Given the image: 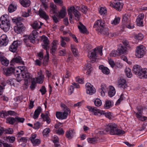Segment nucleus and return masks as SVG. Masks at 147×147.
I'll use <instances>...</instances> for the list:
<instances>
[{
  "label": "nucleus",
  "mask_w": 147,
  "mask_h": 147,
  "mask_svg": "<svg viewBox=\"0 0 147 147\" xmlns=\"http://www.w3.org/2000/svg\"><path fill=\"white\" fill-rule=\"evenodd\" d=\"M109 132L111 135H119L125 134V131L119 129L117 128L116 124L114 123L109 124L107 125L105 128V131H98L97 134H105L106 132Z\"/></svg>",
  "instance_id": "nucleus-1"
},
{
  "label": "nucleus",
  "mask_w": 147,
  "mask_h": 147,
  "mask_svg": "<svg viewBox=\"0 0 147 147\" xmlns=\"http://www.w3.org/2000/svg\"><path fill=\"white\" fill-rule=\"evenodd\" d=\"M23 20V19L21 17L13 18L12 19L13 22L17 25L14 27V30L17 34L22 32L25 29V28L22 23Z\"/></svg>",
  "instance_id": "nucleus-2"
},
{
  "label": "nucleus",
  "mask_w": 147,
  "mask_h": 147,
  "mask_svg": "<svg viewBox=\"0 0 147 147\" xmlns=\"http://www.w3.org/2000/svg\"><path fill=\"white\" fill-rule=\"evenodd\" d=\"M38 35V33L36 30H34L29 36L26 35L28 38H24L23 40L26 46L27 47H31L30 42L34 43L35 42V39L37 38Z\"/></svg>",
  "instance_id": "nucleus-3"
},
{
  "label": "nucleus",
  "mask_w": 147,
  "mask_h": 147,
  "mask_svg": "<svg viewBox=\"0 0 147 147\" xmlns=\"http://www.w3.org/2000/svg\"><path fill=\"white\" fill-rule=\"evenodd\" d=\"M19 67H20L19 71L21 72L22 77L24 78V84L27 86L28 85V82L30 81L32 78L31 76L27 72V69L25 66H20Z\"/></svg>",
  "instance_id": "nucleus-4"
},
{
  "label": "nucleus",
  "mask_w": 147,
  "mask_h": 147,
  "mask_svg": "<svg viewBox=\"0 0 147 147\" xmlns=\"http://www.w3.org/2000/svg\"><path fill=\"white\" fill-rule=\"evenodd\" d=\"M105 24L104 21L101 20H97L95 22L94 25V28L98 31V32L100 34H104V29Z\"/></svg>",
  "instance_id": "nucleus-5"
},
{
  "label": "nucleus",
  "mask_w": 147,
  "mask_h": 147,
  "mask_svg": "<svg viewBox=\"0 0 147 147\" xmlns=\"http://www.w3.org/2000/svg\"><path fill=\"white\" fill-rule=\"evenodd\" d=\"M102 47H96L92 50L88 54V57L90 59H94L93 61H95L98 54L99 53L100 56L102 55Z\"/></svg>",
  "instance_id": "nucleus-6"
},
{
  "label": "nucleus",
  "mask_w": 147,
  "mask_h": 147,
  "mask_svg": "<svg viewBox=\"0 0 147 147\" xmlns=\"http://www.w3.org/2000/svg\"><path fill=\"white\" fill-rule=\"evenodd\" d=\"M43 43H42V48L46 50L47 55L45 57V59L47 61L49 59V52L47 51L49 48V41L47 37L45 36L44 38L42 39Z\"/></svg>",
  "instance_id": "nucleus-7"
},
{
  "label": "nucleus",
  "mask_w": 147,
  "mask_h": 147,
  "mask_svg": "<svg viewBox=\"0 0 147 147\" xmlns=\"http://www.w3.org/2000/svg\"><path fill=\"white\" fill-rule=\"evenodd\" d=\"M67 111H65L63 112H57L56 113V116L58 119H64L67 118L68 115L71 112L70 109H67Z\"/></svg>",
  "instance_id": "nucleus-8"
},
{
  "label": "nucleus",
  "mask_w": 147,
  "mask_h": 147,
  "mask_svg": "<svg viewBox=\"0 0 147 147\" xmlns=\"http://www.w3.org/2000/svg\"><path fill=\"white\" fill-rule=\"evenodd\" d=\"M87 108L90 111L93 113L95 115L100 116L101 115L105 114L104 111L98 109L96 107H92L90 106H87Z\"/></svg>",
  "instance_id": "nucleus-9"
},
{
  "label": "nucleus",
  "mask_w": 147,
  "mask_h": 147,
  "mask_svg": "<svg viewBox=\"0 0 147 147\" xmlns=\"http://www.w3.org/2000/svg\"><path fill=\"white\" fill-rule=\"evenodd\" d=\"M145 48L142 45L137 47L136 49V56L139 58L143 57L145 53Z\"/></svg>",
  "instance_id": "nucleus-10"
},
{
  "label": "nucleus",
  "mask_w": 147,
  "mask_h": 147,
  "mask_svg": "<svg viewBox=\"0 0 147 147\" xmlns=\"http://www.w3.org/2000/svg\"><path fill=\"white\" fill-rule=\"evenodd\" d=\"M21 44V41L19 40L14 41L9 47V50L13 52H16L19 45Z\"/></svg>",
  "instance_id": "nucleus-11"
},
{
  "label": "nucleus",
  "mask_w": 147,
  "mask_h": 147,
  "mask_svg": "<svg viewBox=\"0 0 147 147\" xmlns=\"http://www.w3.org/2000/svg\"><path fill=\"white\" fill-rule=\"evenodd\" d=\"M86 86L87 94L92 95L95 93L96 91L95 88L90 83H87L86 84Z\"/></svg>",
  "instance_id": "nucleus-12"
},
{
  "label": "nucleus",
  "mask_w": 147,
  "mask_h": 147,
  "mask_svg": "<svg viewBox=\"0 0 147 147\" xmlns=\"http://www.w3.org/2000/svg\"><path fill=\"white\" fill-rule=\"evenodd\" d=\"M15 69L13 66L7 68L3 69V74L6 76H9L14 72Z\"/></svg>",
  "instance_id": "nucleus-13"
},
{
  "label": "nucleus",
  "mask_w": 147,
  "mask_h": 147,
  "mask_svg": "<svg viewBox=\"0 0 147 147\" xmlns=\"http://www.w3.org/2000/svg\"><path fill=\"white\" fill-rule=\"evenodd\" d=\"M10 26V24L9 21L4 22L2 23L0 25L1 28L5 32H7L9 30Z\"/></svg>",
  "instance_id": "nucleus-14"
},
{
  "label": "nucleus",
  "mask_w": 147,
  "mask_h": 147,
  "mask_svg": "<svg viewBox=\"0 0 147 147\" xmlns=\"http://www.w3.org/2000/svg\"><path fill=\"white\" fill-rule=\"evenodd\" d=\"M8 40L7 36L5 34L2 35L0 38V46H5L8 44Z\"/></svg>",
  "instance_id": "nucleus-15"
},
{
  "label": "nucleus",
  "mask_w": 147,
  "mask_h": 147,
  "mask_svg": "<svg viewBox=\"0 0 147 147\" xmlns=\"http://www.w3.org/2000/svg\"><path fill=\"white\" fill-rule=\"evenodd\" d=\"M23 63L21 57L19 56H15L10 61V63L12 65H13L15 63L23 64Z\"/></svg>",
  "instance_id": "nucleus-16"
},
{
  "label": "nucleus",
  "mask_w": 147,
  "mask_h": 147,
  "mask_svg": "<svg viewBox=\"0 0 147 147\" xmlns=\"http://www.w3.org/2000/svg\"><path fill=\"white\" fill-rule=\"evenodd\" d=\"M142 69L140 66L138 65H134L132 71L133 73L136 75L140 76L141 75V73Z\"/></svg>",
  "instance_id": "nucleus-17"
},
{
  "label": "nucleus",
  "mask_w": 147,
  "mask_h": 147,
  "mask_svg": "<svg viewBox=\"0 0 147 147\" xmlns=\"http://www.w3.org/2000/svg\"><path fill=\"white\" fill-rule=\"evenodd\" d=\"M127 48L126 47L123 46L121 44H120L117 48V51L120 55L125 54L126 53Z\"/></svg>",
  "instance_id": "nucleus-18"
},
{
  "label": "nucleus",
  "mask_w": 147,
  "mask_h": 147,
  "mask_svg": "<svg viewBox=\"0 0 147 147\" xmlns=\"http://www.w3.org/2000/svg\"><path fill=\"white\" fill-rule=\"evenodd\" d=\"M125 79L121 78L118 82V86L119 87L124 89L127 86Z\"/></svg>",
  "instance_id": "nucleus-19"
},
{
  "label": "nucleus",
  "mask_w": 147,
  "mask_h": 147,
  "mask_svg": "<svg viewBox=\"0 0 147 147\" xmlns=\"http://www.w3.org/2000/svg\"><path fill=\"white\" fill-rule=\"evenodd\" d=\"M38 15H39L40 17L43 18L46 20H47L49 19V17L47 14L46 13L41 9H40L38 12Z\"/></svg>",
  "instance_id": "nucleus-20"
},
{
  "label": "nucleus",
  "mask_w": 147,
  "mask_h": 147,
  "mask_svg": "<svg viewBox=\"0 0 147 147\" xmlns=\"http://www.w3.org/2000/svg\"><path fill=\"white\" fill-rule=\"evenodd\" d=\"M58 44V41L57 40H54L51 44V48L50 49V52L53 55H54L55 53Z\"/></svg>",
  "instance_id": "nucleus-21"
},
{
  "label": "nucleus",
  "mask_w": 147,
  "mask_h": 147,
  "mask_svg": "<svg viewBox=\"0 0 147 147\" xmlns=\"http://www.w3.org/2000/svg\"><path fill=\"white\" fill-rule=\"evenodd\" d=\"M108 90V88L105 85H102L101 88L99 89V91L100 92L102 96H103L105 95V92H106Z\"/></svg>",
  "instance_id": "nucleus-22"
},
{
  "label": "nucleus",
  "mask_w": 147,
  "mask_h": 147,
  "mask_svg": "<svg viewBox=\"0 0 147 147\" xmlns=\"http://www.w3.org/2000/svg\"><path fill=\"white\" fill-rule=\"evenodd\" d=\"M70 9L71 10H73L74 14L75 17L76 18V20H79L80 19V13L77 9H76L74 7H70Z\"/></svg>",
  "instance_id": "nucleus-23"
},
{
  "label": "nucleus",
  "mask_w": 147,
  "mask_h": 147,
  "mask_svg": "<svg viewBox=\"0 0 147 147\" xmlns=\"http://www.w3.org/2000/svg\"><path fill=\"white\" fill-rule=\"evenodd\" d=\"M16 71H14L15 75L16 77V80L18 82H20L24 78L22 77L21 76V72L19 71V69L18 70H16V72H15Z\"/></svg>",
  "instance_id": "nucleus-24"
},
{
  "label": "nucleus",
  "mask_w": 147,
  "mask_h": 147,
  "mask_svg": "<svg viewBox=\"0 0 147 147\" xmlns=\"http://www.w3.org/2000/svg\"><path fill=\"white\" fill-rule=\"evenodd\" d=\"M42 111V109L40 107H38L37 109H36L34 112V114L33 116V118L36 119H37L40 114Z\"/></svg>",
  "instance_id": "nucleus-25"
},
{
  "label": "nucleus",
  "mask_w": 147,
  "mask_h": 147,
  "mask_svg": "<svg viewBox=\"0 0 147 147\" xmlns=\"http://www.w3.org/2000/svg\"><path fill=\"white\" fill-rule=\"evenodd\" d=\"M39 76L37 78L36 81L38 83L41 84L43 81V79L44 78V76L42 74V71H40L38 73Z\"/></svg>",
  "instance_id": "nucleus-26"
},
{
  "label": "nucleus",
  "mask_w": 147,
  "mask_h": 147,
  "mask_svg": "<svg viewBox=\"0 0 147 147\" xmlns=\"http://www.w3.org/2000/svg\"><path fill=\"white\" fill-rule=\"evenodd\" d=\"M78 27L81 32L83 33H86L87 30L85 26L81 22H79V25Z\"/></svg>",
  "instance_id": "nucleus-27"
},
{
  "label": "nucleus",
  "mask_w": 147,
  "mask_h": 147,
  "mask_svg": "<svg viewBox=\"0 0 147 147\" xmlns=\"http://www.w3.org/2000/svg\"><path fill=\"white\" fill-rule=\"evenodd\" d=\"M21 4L24 7H27L30 5V1L29 0H20Z\"/></svg>",
  "instance_id": "nucleus-28"
},
{
  "label": "nucleus",
  "mask_w": 147,
  "mask_h": 147,
  "mask_svg": "<svg viewBox=\"0 0 147 147\" xmlns=\"http://www.w3.org/2000/svg\"><path fill=\"white\" fill-rule=\"evenodd\" d=\"M99 68L101 70L102 72L105 74L107 75L110 73L109 70L107 67H105L102 65L99 66Z\"/></svg>",
  "instance_id": "nucleus-29"
},
{
  "label": "nucleus",
  "mask_w": 147,
  "mask_h": 147,
  "mask_svg": "<svg viewBox=\"0 0 147 147\" xmlns=\"http://www.w3.org/2000/svg\"><path fill=\"white\" fill-rule=\"evenodd\" d=\"M75 133L74 129L69 130L66 132V136L67 138L71 139L74 136Z\"/></svg>",
  "instance_id": "nucleus-30"
},
{
  "label": "nucleus",
  "mask_w": 147,
  "mask_h": 147,
  "mask_svg": "<svg viewBox=\"0 0 147 147\" xmlns=\"http://www.w3.org/2000/svg\"><path fill=\"white\" fill-rule=\"evenodd\" d=\"M115 89L114 87L112 86H110L108 92L109 95L111 97H112L115 95Z\"/></svg>",
  "instance_id": "nucleus-31"
},
{
  "label": "nucleus",
  "mask_w": 147,
  "mask_h": 147,
  "mask_svg": "<svg viewBox=\"0 0 147 147\" xmlns=\"http://www.w3.org/2000/svg\"><path fill=\"white\" fill-rule=\"evenodd\" d=\"M113 105V103L112 101L107 100L106 101L104 107L106 109H109Z\"/></svg>",
  "instance_id": "nucleus-32"
},
{
  "label": "nucleus",
  "mask_w": 147,
  "mask_h": 147,
  "mask_svg": "<svg viewBox=\"0 0 147 147\" xmlns=\"http://www.w3.org/2000/svg\"><path fill=\"white\" fill-rule=\"evenodd\" d=\"M6 121L7 123L13 125L16 122L15 118H14L12 117H8L6 119Z\"/></svg>",
  "instance_id": "nucleus-33"
},
{
  "label": "nucleus",
  "mask_w": 147,
  "mask_h": 147,
  "mask_svg": "<svg viewBox=\"0 0 147 147\" xmlns=\"http://www.w3.org/2000/svg\"><path fill=\"white\" fill-rule=\"evenodd\" d=\"M123 4L120 2L115 3L114 8L116 10H119L122 8Z\"/></svg>",
  "instance_id": "nucleus-34"
},
{
  "label": "nucleus",
  "mask_w": 147,
  "mask_h": 147,
  "mask_svg": "<svg viewBox=\"0 0 147 147\" xmlns=\"http://www.w3.org/2000/svg\"><path fill=\"white\" fill-rule=\"evenodd\" d=\"M16 5L14 4H11L9 6L8 10L9 13H12L16 10Z\"/></svg>",
  "instance_id": "nucleus-35"
},
{
  "label": "nucleus",
  "mask_w": 147,
  "mask_h": 147,
  "mask_svg": "<svg viewBox=\"0 0 147 147\" xmlns=\"http://www.w3.org/2000/svg\"><path fill=\"white\" fill-rule=\"evenodd\" d=\"M5 140L8 142L13 143L15 141V138L12 136H7L5 138Z\"/></svg>",
  "instance_id": "nucleus-36"
},
{
  "label": "nucleus",
  "mask_w": 147,
  "mask_h": 147,
  "mask_svg": "<svg viewBox=\"0 0 147 147\" xmlns=\"http://www.w3.org/2000/svg\"><path fill=\"white\" fill-rule=\"evenodd\" d=\"M66 13V9L63 8L59 12V17L62 18H63L65 16Z\"/></svg>",
  "instance_id": "nucleus-37"
},
{
  "label": "nucleus",
  "mask_w": 147,
  "mask_h": 147,
  "mask_svg": "<svg viewBox=\"0 0 147 147\" xmlns=\"http://www.w3.org/2000/svg\"><path fill=\"white\" fill-rule=\"evenodd\" d=\"M9 16L7 15H3L1 16L0 18V20L1 21V22L3 23L4 22H9V20L8 19Z\"/></svg>",
  "instance_id": "nucleus-38"
},
{
  "label": "nucleus",
  "mask_w": 147,
  "mask_h": 147,
  "mask_svg": "<svg viewBox=\"0 0 147 147\" xmlns=\"http://www.w3.org/2000/svg\"><path fill=\"white\" fill-rule=\"evenodd\" d=\"M0 61L3 65L5 66H7L9 63V61L4 56L3 58Z\"/></svg>",
  "instance_id": "nucleus-39"
},
{
  "label": "nucleus",
  "mask_w": 147,
  "mask_h": 147,
  "mask_svg": "<svg viewBox=\"0 0 147 147\" xmlns=\"http://www.w3.org/2000/svg\"><path fill=\"white\" fill-rule=\"evenodd\" d=\"M141 75L140 76L143 77L145 78H147V69H143L142 70L141 73Z\"/></svg>",
  "instance_id": "nucleus-40"
},
{
  "label": "nucleus",
  "mask_w": 147,
  "mask_h": 147,
  "mask_svg": "<svg viewBox=\"0 0 147 147\" xmlns=\"http://www.w3.org/2000/svg\"><path fill=\"white\" fill-rule=\"evenodd\" d=\"M125 71L127 76L129 78H131L132 76V74L131 72V69L129 68H126Z\"/></svg>",
  "instance_id": "nucleus-41"
},
{
  "label": "nucleus",
  "mask_w": 147,
  "mask_h": 147,
  "mask_svg": "<svg viewBox=\"0 0 147 147\" xmlns=\"http://www.w3.org/2000/svg\"><path fill=\"white\" fill-rule=\"evenodd\" d=\"M129 16L127 15H125L123 16V23L124 24H125L126 23L129 22Z\"/></svg>",
  "instance_id": "nucleus-42"
},
{
  "label": "nucleus",
  "mask_w": 147,
  "mask_h": 147,
  "mask_svg": "<svg viewBox=\"0 0 147 147\" xmlns=\"http://www.w3.org/2000/svg\"><path fill=\"white\" fill-rule=\"evenodd\" d=\"M76 9H77L80 10L84 13H86L88 10L87 7L84 5L82 6L81 8L79 7H77Z\"/></svg>",
  "instance_id": "nucleus-43"
},
{
  "label": "nucleus",
  "mask_w": 147,
  "mask_h": 147,
  "mask_svg": "<svg viewBox=\"0 0 147 147\" xmlns=\"http://www.w3.org/2000/svg\"><path fill=\"white\" fill-rule=\"evenodd\" d=\"M42 24L40 25L38 22L36 21L32 24V26L34 29H39L41 28Z\"/></svg>",
  "instance_id": "nucleus-44"
},
{
  "label": "nucleus",
  "mask_w": 147,
  "mask_h": 147,
  "mask_svg": "<svg viewBox=\"0 0 147 147\" xmlns=\"http://www.w3.org/2000/svg\"><path fill=\"white\" fill-rule=\"evenodd\" d=\"M138 112L136 113L134 112V113L136 115V117L139 119L142 116V110L139 109H138Z\"/></svg>",
  "instance_id": "nucleus-45"
},
{
  "label": "nucleus",
  "mask_w": 147,
  "mask_h": 147,
  "mask_svg": "<svg viewBox=\"0 0 147 147\" xmlns=\"http://www.w3.org/2000/svg\"><path fill=\"white\" fill-rule=\"evenodd\" d=\"M71 50L73 53V54L74 56L76 57L78 55V51L75 48L74 46L72 45L71 46Z\"/></svg>",
  "instance_id": "nucleus-46"
},
{
  "label": "nucleus",
  "mask_w": 147,
  "mask_h": 147,
  "mask_svg": "<svg viewBox=\"0 0 147 147\" xmlns=\"http://www.w3.org/2000/svg\"><path fill=\"white\" fill-rule=\"evenodd\" d=\"M94 103L96 106L99 107L102 104V102L101 100L98 98H96L94 101Z\"/></svg>",
  "instance_id": "nucleus-47"
},
{
  "label": "nucleus",
  "mask_w": 147,
  "mask_h": 147,
  "mask_svg": "<svg viewBox=\"0 0 147 147\" xmlns=\"http://www.w3.org/2000/svg\"><path fill=\"white\" fill-rule=\"evenodd\" d=\"M118 51L116 50H113L110 53V55L111 57H116L118 56Z\"/></svg>",
  "instance_id": "nucleus-48"
},
{
  "label": "nucleus",
  "mask_w": 147,
  "mask_h": 147,
  "mask_svg": "<svg viewBox=\"0 0 147 147\" xmlns=\"http://www.w3.org/2000/svg\"><path fill=\"white\" fill-rule=\"evenodd\" d=\"M16 122V123H23L25 120V119L23 118H20L18 116L15 117Z\"/></svg>",
  "instance_id": "nucleus-49"
},
{
  "label": "nucleus",
  "mask_w": 147,
  "mask_h": 147,
  "mask_svg": "<svg viewBox=\"0 0 147 147\" xmlns=\"http://www.w3.org/2000/svg\"><path fill=\"white\" fill-rule=\"evenodd\" d=\"M86 69L87 70V73L88 75H89L92 70V67L90 64H88L86 66Z\"/></svg>",
  "instance_id": "nucleus-50"
},
{
  "label": "nucleus",
  "mask_w": 147,
  "mask_h": 147,
  "mask_svg": "<svg viewBox=\"0 0 147 147\" xmlns=\"http://www.w3.org/2000/svg\"><path fill=\"white\" fill-rule=\"evenodd\" d=\"M31 141L34 146L38 145L40 143V140L38 139L32 140Z\"/></svg>",
  "instance_id": "nucleus-51"
},
{
  "label": "nucleus",
  "mask_w": 147,
  "mask_h": 147,
  "mask_svg": "<svg viewBox=\"0 0 147 147\" xmlns=\"http://www.w3.org/2000/svg\"><path fill=\"white\" fill-rule=\"evenodd\" d=\"M99 12L101 15H104L106 13L107 11L105 8L101 7L99 10Z\"/></svg>",
  "instance_id": "nucleus-52"
},
{
  "label": "nucleus",
  "mask_w": 147,
  "mask_h": 147,
  "mask_svg": "<svg viewBox=\"0 0 147 147\" xmlns=\"http://www.w3.org/2000/svg\"><path fill=\"white\" fill-rule=\"evenodd\" d=\"M88 142L92 144H94L96 142V140L95 138H89L87 139Z\"/></svg>",
  "instance_id": "nucleus-53"
},
{
  "label": "nucleus",
  "mask_w": 147,
  "mask_h": 147,
  "mask_svg": "<svg viewBox=\"0 0 147 147\" xmlns=\"http://www.w3.org/2000/svg\"><path fill=\"white\" fill-rule=\"evenodd\" d=\"M74 87L73 86H71L69 87L68 91V94L69 95H71L74 92Z\"/></svg>",
  "instance_id": "nucleus-54"
},
{
  "label": "nucleus",
  "mask_w": 147,
  "mask_h": 147,
  "mask_svg": "<svg viewBox=\"0 0 147 147\" xmlns=\"http://www.w3.org/2000/svg\"><path fill=\"white\" fill-rule=\"evenodd\" d=\"M4 132L5 134H11L13 132V130L12 129L8 128L5 130H4Z\"/></svg>",
  "instance_id": "nucleus-55"
},
{
  "label": "nucleus",
  "mask_w": 147,
  "mask_h": 147,
  "mask_svg": "<svg viewBox=\"0 0 147 147\" xmlns=\"http://www.w3.org/2000/svg\"><path fill=\"white\" fill-rule=\"evenodd\" d=\"M66 54V52L65 49L60 50L59 52V55L60 56H64Z\"/></svg>",
  "instance_id": "nucleus-56"
},
{
  "label": "nucleus",
  "mask_w": 147,
  "mask_h": 147,
  "mask_svg": "<svg viewBox=\"0 0 147 147\" xmlns=\"http://www.w3.org/2000/svg\"><path fill=\"white\" fill-rule=\"evenodd\" d=\"M136 22L137 25L139 26H142L143 24V20H141L136 19Z\"/></svg>",
  "instance_id": "nucleus-57"
},
{
  "label": "nucleus",
  "mask_w": 147,
  "mask_h": 147,
  "mask_svg": "<svg viewBox=\"0 0 147 147\" xmlns=\"http://www.w3.org/2000/svg\"><path fill=\"white\" fill-rule=\"evenodd\" d=\"M23 99V97L22 96H20L16 97L14 98V100L15 101H19L20 102H21L22 100Z\"/></svg>",
  "instance_id": "nucleus-58"
},
{
  "label": "nucleus",
  "mask_w": 147,
  "mask_h": 147,
  "mask_svg": "<svg viewBox=\"0 0 147 147\" xmlns=\"http://www.w3.org/2000/svg\"><path fill=\"white\" fill-rule=\"evenodd\" d=\"M50 130L49 128H46L43 131V134L44 135H47L50 132Z\"/></svg>",
  "instance_id": "nucleus-59"
},
{
  "label": "nucleus",
  "mask_w": 147,
  "mask_h": 147,
  "mask_svg": "<svg viewBox=\"0 0 147 147\" xmlns=\"http://www.w3.org/2000/svg\"><path fill=\"white\" fill-rule=\"evenodd\" d=\"M120 19L119 18H115L112 22V24L116 25L118 24L119 22Z\"/></svg>",
  "instance_id": "nucleus-60"
},
{
  "label": "nucleus",
  "mask_w": 147,
  "mask_h": 147,
  "mask_svg": "<svg viewBox=\"0 0 147 147\" xmlns=\"http://www.w3.org/2000/svg\"><path fill=\"white\" fill-rule=\"evenodd\" d=\"M125 25L127 28L129 29H132L134 28V25L132 24L129 23V22L128 23H126V24Z\"/></svg>",
  "instance_id": "nucleus-61"
},
{
  "label": "nucleus",
  "mask_w": 147,
  "mask_h": 147,
  "mask_svg": "<svg viewBox=\"0 0 147 147\" xmlns=\"http://www.w3.org/2000/svg\"><path fill=\"white\" fill-rule=\"evenodd\" d=\"M104 35H106V36H108L109 35H110V36H111V37H113V36H117V34L115 33H111L110 34H109V32H104V34H103Z\"/></svg>",
  "instance_id": "nucleus-62"
},
{
  "label": "nucleus",
  "mask_w": 147,
  "mask_h": 147,
  "mask_svg": "<svg viewBox=\"0 0 147 147\" xmlns=\"http://www.w3.org/2000/svg\"><path fill=\"white\" fill-rule=\"evenodd\" d=\"M39 90L41 93L42 94V95L45 94L47 92L46 88L44 86H43Z\"/></svg>",
  "instance_id": "nucleus-63"
},
{
  "label": "nucleus",
  "mask_w": 147,
  "mask_h": 147,
  "mask_svg": "<svg viewBox=\"0 0 147 147\" xmlns=\"http://www.w3.org/2000/svg\"><path fill=\"white\" fill-rule=\"evenodd\" d=\"M76 82L81 84H83L84 83L83 79H81L78 77H77L76 78Z\"/></svg>",
  "instance_id": "nucleus-64"
}]
</instances>
